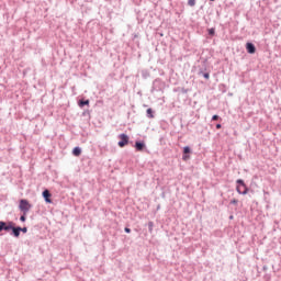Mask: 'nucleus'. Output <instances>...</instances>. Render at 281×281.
Masks as SVG:
<instances>
[{"label": "nucleus", "mask_w": 281, "mask_h": 281, "mask_svg": "<svg viewBox=\"0 0 281 281\" xmlns=\"http://www.w3.org/2000/svg\"><path fill=\"white\" fill-rule=\"evenodd\" d=\"M72 155H74V157H80V155H82V148H80V147H75L74 149H72Z\"/></svg>", "instance_id": "nucleus-15"}, {"label": "nucleus", "mask_w": 281, "mask_h": 281, "mask_svg": "<svg viewBox=\"0 0 281 281\" xmlns=\"http://www.w3.org/2000/svg\"><path fill=\"white\" fill-rule=\"evenodd\" d=\"M267 269H269V267H267V266L262 267V271H267Z\"/></svg>", "instance_id": "nucleus-27"}, {"label": "nucleus", "mask_w": 281, "mask_h": 281, "mask_svg": "<svg viewBox=\"0 0 281 281\" xmlns=\"http://www.w3.org/2000/svg\"><path fill=\"white\" fill-rule=\"evenodd\" d=\"M140 76L144 80H148V78H150V71H148V69H143Z\"/></svg>", "instance_id": "nucleus-14"}, {"label": "nucleus", "mask_w": 281, "mask_h": 281, "mask_svg": "<svg viewBox=\"0 0 281 281\" xmlns=\"http://www.w3.org/2000/svg\"><path fill=\"white\" fill-rule=\"evenodd\" d=\"M236 184H237L236 192H238V194H243L245 196V194L249 192V187H247V184L245 183V180L237 179Z\"/></svg>", "instance_id": "nucleus-2"}, {"label": "nucleus", "mask_w": 281, "mask_h": 281, "mask_svg": "<svg viewBox=\"0 0 281 281\" xmlns=\"http://www.w3.org/2000/svg\"><path fill=\"white\" fill-rule=\"evenodd\" d=\"M188 5H190V8H194V5H196V0H188Z\"/></svg>", "instance_id": "nucleus-19"}, {"label": "nucleus", "mask_w": 281, "mask_h": 281, "mask_svg": "<svg viewBox=\"0 0 281 281\" xmlns=\"http://www.w3.org/2000/svg\"><path fill=\"white\" fill-rule=\"evenodd\" d=\"M42 196H43L45 203H54V201L52 200V192H49L48 189H45L42 192Z\"/></svg>", "instance_id": "nucleus-8"}, {"label": "nucleus", "mask_w": 281, "mask_h": 281, "mask_svg": "<svg viewBox=\"0 0 281 281\" xmlns=\"http://www.w3.org/2000/svg\"><path fill=\"white\" fill-rule=\"evenodd\" d=\"M217 120H222L221 116H218V114H214L212 116V122H217Z\"/></svg>", "instance_id": "nucleus-21"}, {"label": "nucleus", "mask_w": 281, "mask_h": 281, "mask_svg": "<svg viewBox=\"0 0 281 281\" xmlns=\"http://www.w3.org/2000/svg\"><path fill=\"white\" fill-rule=\"evenodd\" d=\"M178 89H180V91H181V93H183V94H186V93H188V89H186V88H178Z\"/></svg>", "instance_id": "nucleus-23"}, {"label": "nucleus", "mask_w": 281, "mask_h": 281, "mask_svg": "<svg viewBox=\"0 0 281 281\" xmlns=\"http://www.w3.org/2000/svg\"><path fill=\"white\" fill-rule=\"evenodd\" d=\"M165 90H166V81L161 80V78H156L153 81L150 93H153L154 91H160L161 93H164Z\"/></svg>", "instance_id": "nucleus-1"}, {"label": "nucleus", "mask_w": 281, "mask_h": 281, "mask_svg": "<svg viewBox=\"0 0 281 281\" xmlns=\"http://www.w3.org/2000/svg\"><path fill=\"white\" fill-rule=\"evenodd\" d=\"M89 104H90V101H89V99H81V100H79L78 101V106L80 108V109H85V106H89Z\"/></svg>", "instance_id": "nucleus-12"}, {"label": "nucleus", "mask_w": 281, "mask_h": 281, "mask_svg": "<svg viewBox=\"0 0 281 281\" xmlns=\"http://www.w3.org/2000/svg\"><path fill=\"white\" fill-rule=\"evenodd\" d=\"M232 218H234V215H231V216H229V220H231V221H232Z\"/></svg>", "instance_id": "nucleus-29"}, {"label": "nucleus", "mask_w": 281, "mask_h": 281, "mask_svg": "<svg viewBox=\"0 0 281 281\" xmlns=\"http://www.w3.org/2000/svg\"><path fill=\"white\" fill-rule=\"evenodd\" d=\"M134 148L137 150V153H142L144 148H146V143L144 140H136Z\"/></svg>", "instance_id": "nucleus-10"}, {"label": "nucleus", "mask_w": 281, "mask_h": 281, "mask_svg": "<svg viewBox=\"0 0 281 281\" xmlns=\"http://www.w3.org/2000/svg\"><path fill=\"white\" fill-rule=\"evenodd\" d=\"M203 65L204 67L199 68L198 76H203L205 80H210V72H205L207 71V65L205 64V61H203Z\"/></svg>", "instance_id": "nucleus-6"}, {"label": "nucleus", "mask_w": 281, "mask_h": 281, "mask_svg": "<svg viewBox=\"0 0 281 281\" xmlns=\"http://www.w3.org/2000/svg\"><path fill=\"white\" fill-rule=\"evenodd\" d=\"M207 34L211 37L216 36V29L215 27L207 29Z\"/></svg>", "instance_id": "nucleus-16"}, {"label": "nucleus", "mask_w": 281, "mask_h": 281, "mask_svg": "<svg viewBox=\"0 0 281 281\" xmlns=\"http://www.w3.org/2000/svg\"><path fill=\"white\" fill-rule=\"evenodd\" d=\"M220 91H222V93H227V86L225 83L220 85Z\"/></svg>", "instance_id": "nucleus-17"}, {"label": "nucleus", "mask_w": 281, "mask_h": 281, "mask_svg": "<svg viewBox=\"0 0 281 281\" xmlns=\"http://www.w3.org/2000/svg\"><path fill=\"white\" fill-rule=\"evenodd\" d=\"M27 214L23 213V215L20 216V221L21 223H25V221H27Z\"/></svg>", "instance_id": "nucleus-20"}, {"label": "nucleus", "mask_w": 281, "mask_h": 281, "mask_svg": "<svg viewBox=\"0 0 281 281\" xmlns=\"http://www.w3.org/2000/svg\"><path fill=\"white\" fill-rule=\"evenodd\" d=\"M124 232H125V234H131V228L130 227H125Z\"/></svg>", "instance_id": "nucleus-26"}, {"label": "nucleus", "mask_w": 281, "mask_h": 281, "mask_svg": "<svg viewBox=\"0 0 281 281\" xmlns=\"http://www.w3.org/2000/svg\"><path fill=\"white\" fill-rule=\"evenodd\" d=\"M146 117H148V120L155 119V110H153L151 108H148L146 110Z\"/></svg>", "instance_id": "nucleus-13"}, {"label": "nucleus", "mask_w": 281, "mask_h": 281, "mask_svg": "<svg viewBox=\"0 0 281 281\" xmlns=\"http://www.w3.org/2000/svg\"><path fill=\"white\" fill-rule=\"evenodd\" d=\"M21 232H22V234H27V227H21Z\"/></svg>", "instance_id": "nucleus-24"}, {"label": "nucleus", "mask_w": 281, "mask_h": 281, "mask_svg": "<svg viewBox=\"0 0 281 281\" xmlns=\"http://www.w3.org/2000/svg\"><path fill=\"white\" fill-rule=\"evenodd\" d=\"M147 226H148V232H149L150 234H153V228L155 227V223L148 222Z\"/></svg>", "instance_id": "nucleus-18"}, {"label": "nucleus", "mask_w": 281, "mask_h": 281, "mask_svg": "<svg viewBox=\"0 0 281 281\" xmlns=\"http://www.w3.org/2000/svg\"><path fill=\"white\" fill-rule=\"evenodd\" d=\"M13 224H14V222H12V221H10V222L0 221V233L1 232H11Z\"/></svg>", "instance_id": "nucleus-5"}, {"label": "nucleus", "mask_w": 281, "mask_h": 281, "mask_svg": "<svg viewBox=\"0 0 281 281\" xmlns=\"http://www.w3.org/2000/svg\"><path fill=\"white\" fill-rule=\"evenodd\" d=\"M246 52L248 54H256V45L251 42L246 43Z\"/></svg>", "instance_id": "nucleus-11"}, {"label": "nucleus", "mask_w": 281, "mask_h": 281, "mask_svg": "<svg viewBox=\"0 0 281 281\" xmlns=\"http://www.w3.org/2000/svg\"><path fill=\"white\" fill-rule=\"evenodd\" d=\"M192 153V148L190 146L183 147L182 161H188L190 159V154Z\"/></svg>", "instance_id": "nucleus-9"}, {"label": "nucleus", "mask_w": 281, "mask_h": 281, "mask_svg": "<svg viewBox=\"0 0 281 281\" xmlns=\"http://www.w3.org/2000/svg\"><path fill=\"white\" fill-rule=\"evenodd\" d=\"M119 143L117 146L120 148H124L125 146H128V142H131V137L127 136V134L122 133L119 135Z\"/></svg>", "instance_id": "nucleus-4"}, {"label": "nucleus", "mask_w": 281, "mask_h": 281, "mask_svg": "<svg viewBox=\"0 0 281 281\" xmlns=\"http://www.w3.org/2000/svg\"><path fill=\"white\" fill-rule=\"evenodd\" d=\"M157 210H161V204H158V205H157Z\"/></svg>", "instance_id": "nucleus-28"}, {"label": "nucleus", "mask_w": 281, "mask_h": 281, "mask_svg": "<svg viewBox=\"0 0 281 281\" xmlns=\"http://www.w3.org/2000/svg\"><path fill=\"white\" fill-rule=\"evenodd\" d=\"M19 210L23 212V214H27V212L32 210V204H30V201L22 199L20 200Z\"/></svg>", "instance_id": "nucleus-3"}, {"label": "nucleus", "mask_w": 281, "mask_h": 281, "mask_svg": "<svg viewBox=\"0 0 281 281\" xmlns=\"http://www.w3.org/2000/svg\"><path fill=\"white\" fill-rule=\"evenodd\" d=\"M10 235L14 238H19V236H21V226H16V224L13 222Z\"/></svg>", "instance_id": "nucleus-7"}, {"label": "nucleus", "mask_w": 281, "mask_h": 281, "mask_svg": "<svg viewBox=\"0 0 281 281\" xmlns=\"http://www.w3.org/2000/svg\"><path fill=\"white\" fill-rule=\"evenodd\" d=\"M231 205H238V200L236 199L231 200Z\"/></svg>", "instance_id": "nucleus-22"}, {"label": "nucleus", "mask_w": 281, "mask_h": 281, "mask_svg": "<svg viewBox=\"0 0 281 281\" xmlns=\"http://www.w3.org/2000/svg\"><path fill=\"white\" fill-rule=\"evenodd\" d=\"M210 1H215V0H210Z\"/></svg>", "instance_id": "nucleus-30"}, {"label": "nucleus", "mask_w": 281, "mask_h": 281, "mask_svg": "<svg viewBox=\"0 0 281 281\" xmlns=\"http://www.w3.org/2000/svg\"><path fill=\"white\" fill-rule=\"evenodd\" d=\"M215 128H217V131H218V130L223 128V125H222L221 123H217V124L215 125Z\"/></svg>", "instance_id": "nucleus-25"}]
</instances>
